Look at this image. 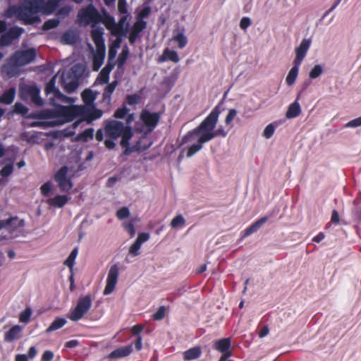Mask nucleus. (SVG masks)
I'll return each mask as SVG.
<instances>
[{
	"mask_svg": "<svg viewBox=\"0 0 361 361\" xmlns=\"http://www.w3.org/2000/svg\"><path fill=\"white\" fill-rule=\"evenodd\" d=\"M220 114L215 108L197 128L188 133L182 140L180 145L190 143L191 146L187 152V157H190L202 149V145L213 139L218 135L214 131L218 117Z\"/></svg>",
	"mask_w": 361,
	"mask_h": 361,
	"instance_id": "nucleus-1",
	"label": "nucleus"
},
{
	"mask_svg": "<svg viewBox=\"0 0 361 361\" xmlns=\"http://www.w3.org/2000/svg\"><path fill=\"white\" fill-rule=\"evenodd\" d=\"M35 56L36 51L35 49L16 51L3 66V71L9 77H13L18 73L20 66L32 62Z\"/></svg>",
	"mask_w": 361,
	"mask_h": 361,
	"instance_id": "nucleus-2",
	"label": "nucleus"
},
{
	"mask_svg": "<svg viewBox=\"0 0 361 361\" xmlns=\"http://www.w3.org/2000/svg\"><path fill=\"white\" fill-rule=\"evenodd\" d=\"M105 131L112 139H116L122 135L121 145L123 147L128 145V141L133 136L131 128L117 121L108 122L105 126Z\"/></svg>",
	"mask_w": 361,
	"mask_h": 361,
	"instance_id": "nucleus-3",
	"label": "nucleus"
},
{
	"mask_svg": "<svg viewBox=\"0 0 361 361\" xmlns=\"http://www.w3.org/2000/svg\"><path fill=\"white\" fill-rule=\"evenodd\" d=\"M35 0H25L18 8L13 7L9 9L8 12H13L17 17L27 24H33L40 21L37 16L39 11H34Z\"/></svg>",
	"mask_w": 361,
	"mask_h": 361,
	"instance_id": "nucleus-4",
	"label": "nucleus"
},
{
	"mask_svg": "<svg viewBox=\"0 0 361 361\" xmlns=\"http://www.w3.org/2000/svg\"><path fill=\"white\" fill-rule=\"evenodd\" d=\"M102 30L94 27L92 30V38L95 44L96 50L93 51V70L97 71L103 63L106 49L102 37Z\"/></svg>",
	"mask_w": 361,
	"mask_h": 361,
	"instance_id": "nucleus-5",
	"label": "nucleus"
},
{
	"mask_svg": "<svg viewBox=\"0 0 361 361\" xmlns=\"http://www.w3.org/2000/svg\"><path fill=\"white\" fill-rule=\"evenodd\" d=\"M91 305L92 299L90 295L80 298L75 307L68 315V318L73 322L81 319L87 313Z\"/></svg>",
	"mask_w": 361,
	"mask_h": 361,
	"instance_id": "nucleus-6",
	"label": "nucleus"
},
{
	"mask_svg": "<svg viewBox=\"0 0 361 361\" xmlns=\"http://www.w3.org/2000/svg\"><path fill=\"white\" fill-rule=\"evenodd\" d=\"M80 68L78 66H73L67 73L63 72L61 75V85L68 92H73L78 87V78L75 73Z\"/></svg>",
	"mask_w": 361,
	"mask_h": 361,
	"instance_id": "nucleus-7",
	"label": "nucleus"
},
{
	"mask_svg": "<svg viewBox=\"0 0 361 361\" xmlns=\"http://www.w3.org/2000/svg\"><path fill=\"white\" fill-rule=\"evenodd\" d=\"M78 17L80 23L85 25L89 23H97L102 20L99 12L91 5L80 10Z\"/></svg>",
	"mask_w": 361,
	"mask_h": 361,
	"instance_id": "nucleus-8",
	"label": "nucleus"
},
{
	"mask_svg": "<svg viewBox=\"0 0 361 361\" xmlns=\"http://www.w3.org/2000/svg\"><path fill=\"white\" fill-rule=\"evenodd\" d=\"M119 275V267L116 264L112 265L107 274L106 286L103 291L104 295L111 294L116 289Z\"/></svg>",
	"mask_w": 361,
	"mask_h": 361,
	"instance_id": "nucleus-9",
	"label": "nucleus"
},
{
	"mask_svg": "<svg viewBox=\"0 0 361 361\" xmlns=\"http://www.w3.org/2000/svg\"><path fill=\"white\" fill-rule=\"evenodd\" d=\"M68 172V168L67 166H63L54 176V179L57 183L58 187L60 188L61 191L63 192H68L73 185L72 180L67 178Z\"/></svg>",
	"mask_w": 361,
	"mask_h": 361,
	"instance_id": "nucleus-10",
	"label": "nucleus"
},
{
	"mask_svg": "<svg viewBox=\"0 0 361 361\" xmlns=\"http://www.w3.org/2000/svg\"><path fill=\"white\" fill-rule=\"evenodd\" d=\"M60 0H35L34 11L41 12L44 14L51 13L58 6Z\"/></svg>",
	"mask_w": 361,
	"mask_h": 361,
	"instance_id": "nucleus-11",
	"label": "nucleus"
},
{
	"mask_svg": "<svg viewBox=\"0 0 361 361\" xmlns=\"http://www.w3.org/2000/svg\"><path fill=\"white\" fill-rule=\"evenodd\" d=\"M83 107L79 106H60L57 113L62 116L68 121L83 113Z\"/></svg>",
	"mask_w": 361,
	"mask_h": 361,
	"instance_id": "nucleus-12",
	"label": "nucleus"
},
{
	"mask_svg": "<svg viewBox=\"0 0 361 361\" xmlns=\"http://www.w3.org/2000/svg\"><path fill=\"white\" fill-rule=\"evenodd\" d=\"M57 75H54L51 80L47 84L46 86V93L47 94L52 93L55 97L61 99L62 102L66 103H72L73 102V99L67 97L62 94L59 90L55 87L56 79Z\"/></svg>",
	"mask_w": 361,
	"mask_h": 361,
	"instance_id": "nucleus-13",
	"label": "nucleus"
},
{
	"mask_svg": "<svg viewBox=\"0 0 361 361\" xmlns=\"http://www.w3.org/2000/svg\"><path fill=\"white\" fill-rule=\"evenodd\" d=\"M140 118L144 124L149 128V130L151 131L157 124L159 115L157 113L143 111L140 115Z\"/></svg>",
	"mask_w": 361,
	"mask_h": 361,
	"instance_id": "nucleus-14",
	"label": "nucleus"
},
{
	"mask_svg": "<svg viewBox=\"0 0 361 361\" xmlns=\"http://www.w3.org/2000/svg\"><path fill=\"white\" fill-rule=\"evenodd\" d=\"M27 94L32 102L37 106H42L44 102L42 99L39 97V90L36 86H26L22 89V94Z\"/></svg>",
	"mask_w": 361,
	"mask_h": 361,
	"instance_id": "nucleus-15",
	"label": "nucleus"
},
{
	"mask_svg": "<svg viewBox=\"0 0 361 361\" xmlns=\"http://www.w3.org/2000/svg\"><path fill=\"white\" fill-rule=\"evenodd\" d=\"M311 44V39H305L302 41L300 45L295 49L296 57L294 61L295 64L300 65L304 59L306 52L307 51Z\"/></svg>",
	"mask_w": 361,
	"mask_h": 361,
	"instance_id": "nucleus-16",
	"label": "nucleus"
},
{
	"mask_svg": "<svg viewBox=\"0 0 361 361\" xmlns=\"http://www.w3.org/2000/svg\"><path fill=\"white\" fill-rule=\"evenodd\" d=\"M103 23L106 28L111 30V34L114 35H119L120 26L117 25L113 18L109 16H105L102 19Z\"/></svg>",
	"mask_w": 361,
	"mask_h": 361,
	"instance_id": "nucleus-17",
	"label": "nucleus"
},
{
	"mask_svg": "<svg viewBox=\"0 0 361 361\" xmlns=\"http://www.w3.org/2000/svg\"><path fill=\"white\" fill-rule=\"evenodd\" d=\"M133 350L131 345H128L126 347L118 348L113 352H111L109 355L108 357L109 359H116L119 357H123L129 355Z\"/></svg>",
	"mask_w": 361,
	"mask_h": 361,
	"instance_id": "nucleus-18",
	"label": "nucleus"
},
{
	"mask_svg": "<svg viewBox=\"0 0 361 361\" xmlns=\"http://www.w3.org/2000/svg\"><path fill=\"white\" fill-rule=\"evenodd\" d=\"M114 66V63L108 62L106 66L101 71L97 80L101 84H106L109 80V75Z\"/></svg>",
	"mask_w": 361,
	"mask_h": 361,
	"instance_id": "nucleus-19",
	"label": "nucleus"
},
{
	"mask_svg": "<svg viewBox=\"0 0 361 361\" xmlns=\"http://www.w3.org/2000/svg\"><path fill=\"white\" fill-rule=\"evenodd\" d=\"M69 199L70 198L66 195H56L54 197L49 199L48 200V204L51 206L60 208L64 206Z\"/></svg>",
	"mask_w": 361,
	"mask_h": 361,
	"instance_id": "nucleus-20",
	"label": "nucleus"
},
{
	"mask_svg": "<svg viewBox=\"0 0 361 361\" xmlns=\"http://www.w3.org/2000/svg\"><path fill=\"white\" fill-rule=\"evenodd\" d=\"M300 112H301L300 106L299 103L297 101H295L289 105V106L287 109V111L286 113V117L289 119L295 118L298 116H299Z\"/></svg>",
	"mask_w": 361,
	"mask_h": 361,
	"instance_id": "nucleus-21",
	"label": "nucleus"
},
{
	"mask_svg": "<svg viewBox=\"0 0 361 361\" xmlns=\"http://www.w3.org/2000/svg\"><path fill=\"white\" fill-rule=\"evenodd\" d=\"M22 327L16 325L12 327L5 335L7 341H12L19 338Z\"/></svg>",
	"mask_w": 361,
	"mask_h": 361,
	"instance_id": "nucleus-22",
	"label": "nucleus"
},
{
	"mask_svg": "<svg viewBox=\"0 0 361 361\" xmlns=\"http://www.w3.org/2000/svg\"><path fill=\"white\" fill-rule=\"evenodd\" d=\"M16 94V89L10 88L0 97V103L10 104L13 102Z\"/></svg>",
	"mask_w": 361,
	"mask_h": 361,
	"instance_id": "nucleus-23",
	"label": "nucleus"
},
{
	"mask_svg": "<svg viewBox=\"0 0 361 361\" xmlns=\"http://www.w3.org/2000/svg\"><path fill=\"white\" fill-rule=\"evenodd\" d=\"M231 346V339L228 338H222L215 342L214 348L221 353L228 351Z\"/></svg>",
	"mask_w": 361,
	"mask_h": 361,
	"instance_id": "nucleus-24",
	"label": "nucleus"
},
{
	"mask_svg": "<svg viewBox=\"0 0 361 361\" xmlns=\"http://www.w3.org/2000/svg\"><path fill=\"white\" fill-rule=\"evenodd\" d=\"M166 59L171 60L174 63L179 61V57L177 52L173 50H169L168 49L164 50L162 56L160 58V61H164Z\"/></svg>",
	"mask_w": 361,
	"mask_h": 361,
	"instance_id": "nucleus-25",
	"label": "nucleus"
},
{
	"mask_svg": "<svg viewBox=\"0 0 361 361\" xmlns=\"http://www.w3.org/2000/svg\"><path fill=\"white\" fill-rule=\"evenodd\" d=\"M201 354V349L200 347H194L186 350L184 353V359L186 360H191L200 357Z\"/></svg>",
	"mask_w": 361,
	"mask_h": 361,
	"instance_id": "nucleus-26",
	"label": "nucleus"
},
{
	"mask_svg": "<svg viewBox=\"0 0 361 361\" xmlns=\"http://www.w3.org/2000/svg\"><path fill=\"white\" fill-rule=\"evenodd\" d=\"M66 324V320L63 318H56L51 325L47 329L46 332L49 333L51 331L57 330Z\"/></svg>",
	"mask_w": 361,
	"mask_h": 361,
	"instance_id": "nucleus-27",
	"label": "nucleus"
},
{
	"mask_svg": "<svg viewBox=\"0 0 361 361\" xmlns=\"http://www.w3.org/2000/svg\"><path fill=\"white\" fill-rule=\"evenodd\" d=\"M267 221V217H263L255 223H254L251 226H250L247 229L245 230L244 236H247L251 233L255 232L264 223Z\"/></svg>",
	"mask_w": 361,
	"mask_h": 361,
	"instance_id": "nucleus-28",
	"label": "nucleus"
},
{
	"mask_svg": "<svg viewBox=\"0 0 361 361\" xmlns=\"http://www.w3.org/2000/svg\"><path fill=\"white\" fill-rule=\"evenodd\" d=\"M299 65L295 64V66L290 69L287 77L286 82L288 85H292L297 78Z\"/></svg>",
	"mask_w": 361,
	"mask_h": 361,
	"instance_id": "nucleus-29",
	"label": "nucleus"
},
{
	"mask_svg": "<svg viewBox=\"0 0 361 361\" xmlns=\"http://www.w3.org/2000/svg\"><path fill=\"white\" fill-rule=\"evenodd\" d=\"M129 54V51L127 47H124L122 52L119 55L117 60V66L118 68H121L123 65L125 63L128 56Z\"/></svg>",
	"mask_w": 361,
	"mask_h": 361,
	"instance_id": "nucleus-30",
	"label": "nucleus"
},
{
	"mask_svg": "<svg viewBox=\"0 0 361 361\" xmlns=\"http://www.w3.org/2000/svg\"><path fill=\"white\" fill-rule=\"evenodd\" d=\"M93 133L94 130L92 128H88L83 131L82 133L78 135L75 139L77 140L85 142L87 140L89 137L92 138L93 137Z\"/></svg>",
	"mask_w": 361,
	"mask_h": 361,
	"instance_id": "nucleus-31",
	"label": "nucleus"
},
{
	"mask_svg": "<svg viewBox=\"0 0 361 361\" xmlns=\"http://www.w3.org/2000/svg\"><path fill=\"white\" fill-rule=\"evenodd\" d=\"M82 97L87 105H90L94 101L95 96L91 90H85L82 93Z\"/></svg>",
	"mask_w": 361,
	"mask_h": 361,
	"instance_id": "nucleus-32",
	"label": "nucleus"
},
{
	"mask_svg": "<svg viewBox=\"0 0 361 361\" xmlns=\"http://www.w3.org/2000/svg\"><path fill=\"white\" fill-rule=\"evenodd\" d=\"M77 255H78V249L75 248L71 252V253L70 254V255L67 258V259L64 262V264L66 265L67 267H68L71 271H72L74 262H75Z\"/></svg>",
	"mask_w": 361,
	"mask_h": 361,
	"instance_id": "nucleus-33",
	"label": "nucleus"
},
{
	"mask_svg": "<svg viewBox=\"0 0 361 361\" xmlns=\"http://www.w3.org/2000/svg\"><path fill=\"white\" fill-rule=\"evenodd\" d=\"M61 40L65 44H71L75 42L76 35L73 32H67L63 35Z\"/></svg>",
	"mask_w": 361,
	"mask_h": 361,
	"instance_id": "nucleus-34",
	"label": "nucleus"
},
{
	"mask_svg": "<svg viewBox=\"0 0 361 361\" xmlns=\"http://www.w3.org/2000/svg\"><path fill=\"white\" fill-rule=\"evenodd\" d=\"M32 314V310L30 307H27L24 311H23L19 316V320L21 322L27 323L30 320V317Z\"/></svg>",
	"mask_w": 361,
	"mask_h": 361,
	"instance_id": "nucleus-35",
	"label": "nucleus"
},
{
	"mask_svg": "<svg viewBox=\"0 0 361 361\" xmlns=\"http://www.w3.org/2000/svg\"><path fill=\"white\" fill-rule=\"evenodd\" d=\"M142 243L135 240V242L129 247L128 252L130 255L136 257L139 255V250L141 247Z\"/></svg>",
	"mask_w": 361,
	"mask_h": 361,
	"instance_id": "nucleus-36",
	"label": "nucleus"
},
{
	"mask_svg": "<svg viewBox=\"0 0 361 361\" xmlns=\"http://www.w3.org/2000/svg\"><path fill=\"white\" fill-rule=\"evenodd\" d=\"M185 224V219L181 215H178L173 218L171 222L172 228H178L182 226Z\"/></svg>",
	"mask_w": 361,
	"mask_h": 361,
	"instance_id": "nucleus-37",
	"label": "nucleus"
},
{
	"mask_svg": "<svg viewBox=\"0 0 361 361\" xmlns=\"http://www.w3.org/2000/svg\"><path fill=\"white\" fill-rule=\"evenodd\" d=\"M59 24V20L58 19H50L46 21L43 25V29L45 30H48L54 27H56Z\"/></svg>",
	"mask_w": 361,
	"mask_h": 361,
	"instance_id": "nucleus-38",
	"label": "nucleus"
},
{
	"mask_svg": "<svg viewBox=\"0 0 361 361\" xmlns=\"http://www.w3.org/2000/svg\"><path fill=\"white\" fill-rule=\"evenodd\" d=\"M173 39L178 43V47L180 48H183L186 45L187 38L183 33H178L173 38Z\"/></svg>",
	"mask_w": 361,
	"mask_h": 361,
	"instance_id": "nucleus-39",
	"label": "nucleus"
},
{
	"mask_svg": "<svg viewBox=\"0 0 361 361\" xmlns=\"http://www.w3.org/2000/svg\"><path fill=\"white\" fill-rule=\"evenodd\" d=\"M23 28L15 27L10 29L7 32V33L9 35V36L11 37V39H14L18 38L23 33Z\"/></svg>",
	"mask_w": 361,
	"mask_h": 361,
	"instance_id": "nucleus-40",
	"label": "nucleus"
},
{
	"mask_svg": "<svg viewBox=\"0 0 361 361\" xmlns=\"http://www.w3.org/2000/svg\"><path fill=\"white\" fill-rule=\"evenodd\" d=\"M52 189L53 185L50 182H47L40 187L41 193L44 196H48L49 193L52 191Z\"/></svg>",
	"mask_w": 361,
	"mask_h": 361,
	"instance_id": "nucleus-41",
	"label": "nucleus"
},
{
	"mask_svg": "<svg viewBox=\"0 0 361 361\" xmlns=\"http://www.w3.org/2000/svg\"><path fill=\"white\" fill-rule=\"evenodd\" d=\"M322 67L320 65H316L310 72V78L314 79L319 77L322 73Z\"/></svg>",
	"mask_w": 361,
	"mask_h": 361,
	"instance_id": "nucleus-42",
	"label": "nucleus"
},
{
	"mask_svg": "<svg viewBox=\"0 0 361 361\" xmlns=\"http://www.w3.org/2000/svg\"><path fill=\"white\" fill-rule=\"evenodd\" d=\"M126 16H123L121 18V19L120 20L118 24H117V25L120 26V32H119V35H126L127 32H128V24H126Z\"/></svg>",
	"mask_w": 361,
	"mask_h": 361,
	"instance_id": "nucleus-43",
	"label": "nucleus"
},
{
	"mask_svg": "<svg viewBox=\"0 0 361 361\" xmlns=\"http://www.w3.org/2000/svg\"><path fill=\"white\" fill-rule=\"evenodd\" d=\"M24 225V221L23 220H18L16 218V221L15 223H13L7 227V231L10 233L16 231L18 228L22 227Z\"/></svg>",
	"mask_w": 361,
	"mask_h": 361,
	"instance_id": "nucleus-44",
	"label": "nucleus"
},
{
	"mask_svg": "<svg viewBox=\"0 0 361 361\" xmlns=\"http://www.w3.org/2000/svg\"><path fill=\"white\" fill-rule=\"evenodd\" d=\"M13 107L14 111L17 114L25 115L28 112V109L20 103H16Z\"/></svg>",
	"mask_w": 361,
	"mask_h": 361,
	"instance_id": "nucleus-45",
	"label": "nucleus"
},
{
	"mask_svg": "<svg viewBox=\"0 0 361 361\" xmlns=\"http://www.w3.org/2000/svg\"><path fill=\"white\" fill-rule=\"evenodd\" d=\"M117 85V82H114L109 85L106 86L105 91L104 92V97L107 98L109 97L111 94L114 91Z\"/></svg>",
	"mask_w": 361,
	"mask_h": 361,
	"instance_id": "nucleus-46",
	"label": "nucleus"
},
{
	"mask_svg": "<svg viewBox=\"0 0 361 361\" xmlns=\"http://www.w3.org/2000/svg\"><path fill=\"white\" fill-rule=\"evenodd\" d=\"M16 221V217L9 218L5 220H0V230L2 228H6L7 230V227Z\"/></svg>",
	"mask_w": 361,
	"mask_h": 361,
	"instance_id": "nucleus-47",
	"label": "nucleus"
},
{
	"mask_svg": "<svg viewBox=\"0 0 361 361\" xmlns=\"http://www.w3.org/2000/svg\"><path fill=\"white\" fill-rule=\"evenodd\" d=\"M71 8L70 6H64L59 10L57 12V16L61 18H64L71 12Z\"/></svg>",
	"mask_w": 361,
	"mask_h": 361,
	"instance_id": "nucleus-48",
	"label": "nucleus"
},
{
	"mask_svg": "<svg viewBox=\"0 0 361 361\" xmlns=\"http://www.w3.org/2000/svg\"><path fill=\"white\" fill-rule=\"evenodd\" d=\"M12 40L13 39H11L9 35L6 32L0 38V46H8L11 43Z\"/></svg>",
	"mask_w": 361,
	"mask_h": 361,
	"instance_id": "nucleus-49",
	"label": "nucleus"
},
{
	"mask_svg": "<svg viewBox=\"0 0 361 361\" xmlns=\"http://www.w3.org/2000/svg\"><path fill=\"white\" fill-rule=\"evenodd\" d=\"M13 171V165L12 164H8L6 165L1 171L0 174L1 176L6 177L9 176Z\"/></svg>",
	"mask_w": 361,
	"mask_h": 361,
	"instance_id": "nucleus-50",
	"label": "nucleus"
},
{
	"mask_svg": "<svg viewBox=\"0 0 361 361\" xmlns=\"http://www.w3.org/2000/svg\"><path fill=\"white\" fill-rule=\"evenodd\" d=\"M130 214L129 209L127 207H122L119 210L117 211L116 215L118 218L122 219L124 218H127Z\"/></svg>",
	"mask_w": 361,
	"mask_h": 361,
	"instance_id": "nucleus-51",
	"label": "nucleus"
},
{
	"mask_svg": "<svg viewBox=\"0 0 361 361\" xmlns=\"http://www.w3.org/2000/svg\"><path fill=\"white\" fill-rule=\"evenodd\" d=\"M165 307H160L157 312L153 315V318L155 320H160L163 319L165 316Z\"/></svg>",
	"mask_w": 361,
	"mask_h": 361,
	"instance_id": "nucleus-52",
	"label": "nucleus"
},
{
	"mask_svg": "<svg viewBox=\"0 0 361 361\" xmlns=\"http://www.w3.org/2000/svg\"><path fill=\"white\" fill-rule=\"evenodd\" d=\"M274 127L272 124L268 125L264 130V136L266 138H269L274 134Z\"/></svg>",
	"mask_w": 361,
	"mask_h": 361,
	"instance_id": "nucleus-53",
	"label": "nucleus"
},
{
	"mask_svg": "<svg viewBox=\"0 0 361 361\" xmlns=\"http://www.w3.org/2000/svg\"><path fill=\"white\" fill-rule=\"evenodd\" d=\"M135 30H138V31H142L146 27V23L141 19H138L136 23L133 25Z\"/></svg>",
	"mask_w": 361,
	"mask_h": 361,
	"instance_id": "nucleus-54",
	"label": "nucleus"
},
{
	"mask_svg": "<svg viewBox=\"0 0 361 361\" xmlns=\"http://www.w3.org/2000/svg\"><path fill=\"white\" fill-rule=\"evenodd\" d=\"M118 9L121 13H126L127 9L126 0H118Z\"/></svg>",
	"mask_w": 361,
	"mask_h": 361,
	"instance_id": "nucleus-55",
	"label": "nucleus"
},
{
	"mask_svg": "<svg viewBox=\"0 0 361 361\" xmlns=\"http://www.w3.org/2000/svg\"><path fill=\"white\" fill-rule=\"evenodd\" d=\"M149 238V235L147 233H139L136 240L140 243H143L148 240Z\"/></svg>",
	"mask_w": 361,
	"mask_h": 361,
	"instance_id": "nucleus-56",
	"label": "nucleus"
},
{
	"mask_svg": "<svg viewBox=\"0 0 361 361\" xmlns=\"http://www.w3.org/2000/svg\"><path fill=\"white\" fill-rule=\"evenodd\" d=\"M127 99H128V103L129 104H138L140 101V97L136 94L130 95L128 97Z\"/></svg>",
	"mask_w": 361,
	"mask_h": 361,
	"instance_id": "nucleus-57",
	"label": "nucleus"
},
{
	"mask_svg": "<svg viewBox=\"0 0 361 361\" xmlns=\"http://www.w3.org/2000/svg\"><path fill=\"white\" fill-rule=\"evenodd\" d=\"M361 126V117H359L357 118H355L350 122H348L346 125H345V127H357V126Z\"/></svg>",
	"mask_w": 361,
	"mask_h": 361,
	"instance_id": "nucleus-58",
	"label": "nucleus"
},
{
	"mask_svg": "<svg viewBox=\"0 0 361 361\" xmlns=\"http://www.w3.org/2000/svg\"><path fill=\"white\" fill-rule=\"evenodd\" d=\"M117 54V49H114L112 47H109V61L108 62H112V61L114 59Z\"/></svg>",
	"mask_w": 361,
	"mask_h": 361,
	"instance_id": "nucleus-59",
	"label": "nucleus"
},
{
	"mask_svg": "<svg viewBox=\"0 0 361 361\" xmlns=\"http://www.w3.org/2000/svg\"><path fill=\"white\" fill-rule=\"evenodd\" d=\"M54 357V354L52 352L49 350L45 351L42 357V361H50Z\"/></svg>",
	"mask_w": 361,
	"mask_h": 361,
	"instance_id": "nucleus-60",
	"label": "nucleus"
},
{
	"mask_svg": "<svg viewBox=\"0 0 361 361\" xmlns=\"http://www.w3.org/2000/svg\"><path fill=\"white\" fill-rule=\"evenodd\" d=\"M237 112L235 109H231L229 111L228 116L226 118V123H229L235 116Z\"/></svg>",
	"mask_w": 361,
	"mask_h": 361,
	"instance_id": "nucleus-61",
	"label": "nucleus"
},
{
	"mask_svg": "<svg viewBox=\"0 0 361 361\" xmlns=\"http://www.w3.org/2000/svg\"><path fill=\"white\" fill-rule=\"evenodd\" d=\"M116 36H117V38L112 42L110 47L118 49L121 46L122 39H121L120 35H116Z\"/></svg>",
	"mask_w": 361,
	"mask_h": 361,
	"instance_id": "nucleus-62",
	"label": "nucleus"
},
{
	"mask_svg": "<svg viewBox=\"0 0 361 361\" xmlns=\"http://www.w3.org/2000/svg\"><path fill=\"white\" fill-rule=\"evenodd\" d=\"M250 25V20L248 18H243L240 20V27L242 29H246Z\"/></svg>",
	"mask_w": 361,
	"mask_h": 361,
	"instance_id": "nucleus-63",
	"label": "nucleus"
},
{
	"mask_svg": "<svg viewBox=\"0 0 361 361\" xmlns=\"http://www.w3.org/2000/svg\"><path fill=\"white\" fill-rule=\"evenodd\" d=\"M126 113H127V110L126 109H118L115 112L114 116L116 118H123V116L126 115Z\"/></svg>",
	"mask_w": 361,
	"mask_h": 361,
	"instance_id": "nucleus-64",
	"label": "nucleus"
}]
</instances>
